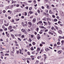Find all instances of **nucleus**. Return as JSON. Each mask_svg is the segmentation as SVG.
Instances as JSON below:
<instances>
[{"instance_id":"nucleus-1","label":"nucleus","mask_w":64,"mask_h":64,"mask_svg":"<svg viewBox=\"0 0 64 64\" xmlns=\"http://www.w3.org/2000/svg\"><path fill=\"white\" fill-rule=\"evenodd\" d=\"M32 22L33 23H35L36 22V18H34L32 20Z\"/></svg>"},{"instance_id":"nucleus-2","label":"nucleus","mask_w":64,"mask_h":64,"mask_svg":"<svg viewBox=\"0 0 64 64\" xmlns=\"http://www.w3.org/2000/svg\"><path fill=\"white\" fill-rule=\"evenodd\" d=\"M21 31L22 32H23L24 33L26 34V33H27V32H26V31H25V30L23 29H22L21 30Z\"/></svg>"},{"instance_id":"nucleus-3","label":"nucleus","mask_w":64,"mask_h":64,"mask_svg":"<svg viewBox=\"0 0 64 64\" xmlns=\"http://www.w3.org/2000/svg\"><path fill=\"white\" fill-rule=\"evenodd\" d=\"M6 34L7 35V37H9V34H8L7 32H6Z\"/></svg>"},{"instance_id":"nucleus-4","label":"nucleus","mask_w":64,"mask_h":64,"mask_svg":"<svg viewBox=\"0 0 64 64\" xmlns=\"http://www.w3.org/2000/svg\"><path fill=\"white\" fill-rule=\"evenodd\" d=\"M58 32L60 34H62V31H61V30H58Z\"/></svg>"},{"instance_id":"nucleus-5","label":"nucleus","mask_w":64,"mask_h":64,"mask_svg":"<svg viewBox=\"0 0 64 64\" xmlns=\"http://www.w3.org/2000/svg\"><path fill=\"white\" fill-rule=\"evenodd\" d=\"M8 30H11L12 29V26H9V27L8 28Z\"/></svg>"},{"instance_id":"nucleus-6","label":"nucleus","mask_w":64,"mask_h":64,"mask_svg":"<svg viewBox=\"0 0 64 64\" xmlns=\"http://www.w3.org/2000/svg\"><path fill=\"white\" fill-rule=\"evenodd\" d=\"M14 7V6H13V5H12L10 6V7L9 8V9H12Z\"/></svg>"},{"instance_id":"nucleus-7","label":"nucleus","mask_w":64,"mask_h":64,"mask_svg":"<svg viewBox=\"0 0 64 64\" xmlns=\"http://www.w3.org/2000/svg\"><path fill=\"white\" fill-rule=\"evenodd\" d=\"M43 31V30H41L40 32H39V33L40 34H42V32Z\"/></svg>"},{"instance_id":"nucleus-8","label":"nucleus","mask_w":64,"mask_h":64,"mask_svg":"<svg viewBox=\"0 0 64 64\" xmlns=\"http://www.w3.org/2000/svg\"><path fill=\"white\" fill-rule=\"evenodd\" d=\"M0 23L1 24H2V23H3V20H0Z\"/></svg>"},{"instance_id":"nucleus-9","label":"nucleus","mask_w":64,"mask_h":64,"mask_svg":"<svg viewBox=\"0 0 64 64\" xmlns=\"http://www.w3.org/2000/svg\"><path fill=\"white\" fill-rule=\"evenodd\" d=\"M48 48H46L45 49V50L46 51H49L50 50Z\"/></svg>"},{"instance_id":"nucleus-10","label":"nucleus","mask_w":64,"mask_h":64,"mask_svg":"<svg viewBox=\"0 0 64 64\" xmlns=\"http://www.w3.org/2000/svg\"><path fill=\"white\" fill-rule=\"evenodd\" d=\"M32 7H30L29 8V10L30 11H31L32 9Z\"/></svg>"},{"instance_id":"nucleus-11","label":"nucleus","mask_w":64,"mask_h":64,"mask_svg":"<svg viewBox=\"0 0 64 64\" xmlns=\"http://www.w3.org/2000/svg\"><path fill=\"white\" fill-rule=\"evenodd\" d=\"M29 13L30 14H33L34 12H31V11H30L29 12Z\"/></svg>"},{"instance_id":"nucleus-12","label":"nucleus","mask_w":64,"mask_h":64,"mask_svg":"<svg viewBox=\"0 0 64 64\" xmlns=\"http://www.w3.org/2000/svg\"><path fill=\"white\" fill-rule=\"evenodd\" d=\"M41 58V56H39L37 57V58L38 59H39Z\"/></svg>"},{"instance_id":"nucleus-13","label":"nucleus","mask_w":64,"mask_h":64,"mask_svg":"<svg viewBox=\"0 0 64 64\" xmlns=\"http://www.w3.org/2000/svg\"><path fill=\"white\" fill-rule=\"evenodd\" d=\"M43 20H46V17H44V18L43 19Z\"/></svg>"},{"instance_id":"nucleus-14","label":"nucleus","mask_w":64,"mask_h":64,"mask_svg":"<svg viewBox=\"0 0 64 64\" xmlns=\"http://www.w3.org/2000/svg\"><path fill=\"white\" fill-rule=\"evenodd\" d=\"M31 50L32 51H33V50H34V48H33V47H32V48H31Z\"/></svg>"},{"instance_id":"nucleus-15","label":"nucleus","mask_w":64,"mask_h":64,"mask_svg":"<svg viewBox=\"0 0 64 64\" xmlns=\"http://www.w3.org/2000/svg\"><path fill=\"white\" fill-rule=\"evenodd\" d=\"M17 10H18L17 9H16L14 10V12H17Z\"/></svg>"},{"instance_id":"nucleus-16","label":"nucleus","mask_w":64,"mask_h":64,"mask_svg":"<svg viewBox=\"0 0 64 64\" xmlns=\"http://www.w3.org/2000/svg\"><path fill=\"white\" fill-rule=\"evenodd\" d=\"M40 49L39 48H38L37 50H36V52H38V51H39V50H40Z\"/></svg>"},{"instance_id":"nucleus-17","label":"nucleus","mask_w":64,"mask_h":64,"mask_svg":"<svg viewBox=\"0 0 64 64\" xmlns=\"http://www.w3.org/2000/svg\"><path fill=\"white\" fill-rule=\"evenodd\" d=\"M41 38V37L40 36H38L37 38V39L38 40H39Z\"/></svg>"},{"instance_id":"nucleus-18","label":"nucleus","mask_w":64,"mask_h":64,"mask_svg":"<svg viewBox=\"0 0 64 64\" xmlns=\"http://www.w3.org/2000/svg\"><path fill=\"white\" fill-rule=\"evenodd\" d=\"M28 24H29V25H31V26L32 25V23H31V22H28Z\"/></svg>"},{"instance_id":"nucleus-19","label":"nucleus","mask_w":64,"mask_h":64,"mask_svg":"<svg viewBox=\"0 0 64 64\" xmlns=\"http://www.w3.org/2000/svg\"><path fill=\"white\" fill-rule=\"evenodd\" d=\"M22 26H24H24H25V25H24V23L23 24V22H22Z\"/></svg>"},{"instance_id":"nucleus-20","label":"nucleus","mask_w":64,"mask_h":64,"mask_svg":"<svg viewBox=\"0 0 64 64\" xmlns=\"http://www.w3.org/2000/svg\"><path fill=\"white\" fill-rule=\"evenodd\" d=\"M33 2L34 3V4H36V1L35 0H34Z\"/></svg>"},{"instance_id":"nucleus-21","label":"nucleus","mask_w":64,"mask_h":64,"mask_svg":"<svg viewBox=\"0 0 64 64\" xmlns=\"http://www.w3.org/2000/svg\"><path fill=\"white\" fill-rule=\"evenodd\" d=\"M57 21V19H55L54 20V22H56V21Z\"/></svg>"},{"instance_id":"nucleus-22","label":"nucleus","mask_w":64,"mask_h":64,"mask_svg":"<svg viewBox=\"0 0 64 64\" xmlns=\"http://www.w3.org/2000/svg\"><path fill=\"white\" fill-rule=\"evenodd\" d=\"M25 36H24V35H23L22 36H21V38H24Z\"/></svg>"},{"instance_id":"nucleus-23","label":"nucleus","mask_w":64,"mask_h":64,"mask_svg":"<svg viewBox=\"0 0 64 64\" xmlns=\"http://www.w3.org/2000/svg\"><path fill=\"white\" fill-rule=\"evenodd\" d=\"M49 34H50L51 35H53V33L51 32H49Z\"/></svg>"},{"instance_id":"nucleus-24","label":"nucleus","mask_w":64,"mask_h":64,"mask_svg":"<svg viewBox=\"0 0 64 64\" xmlns=\"http://www.w3.org/2000/svg\"><path fill=\"white\" fill-rule=\"evenodd\" d=\"M59 38H60V39H62V37L61 36H60L59 37Z\"/></svg>"},{"instance_id":"nucleus-25","label":"nucleus","mask_w":64,"mask_h":64,"mask_svg":"<svg viewBox=\"0 0 64 64\" xmlns=\"http://www.w3.org/2000/svg\"><path fill=\"white\" fill-rule=\"evenodd\" d=\"M19 20H20V19H19V18H18V19H16V21H19Z\"/></svg>"},{"instance_id":"nucleus-26","label":"nucleus","mask_w":64,"mask_h":64,"mask_svg":"<svg viewBox=\"0 0 64 64\" xmlns=\"http://www.w3.org/2000/svg\"><path fill=\"white\" fill-rule=\"evenodd\" d=\"M22 35L21 34H19L18 35V36H21Z\"/></svg>"},{"instance_id":"nucleus-27","label":"nucleus","mask_w":64,"mask_h":64,"mask_svg":"<svg viewBox=\"0 0 64 64\" xmlns=\"http://www.w3.org/2000/svg\"><path fill=\"white\" fill-rule=\"evenodd\" d=\"M5 56H9V54H5Z\"/></svg>"},{"instance_id":"nucleus-28","label":"nucleus","mask_w":64,"mask_h":64,"mask_svg":"<svg viewBox=\"0 0 64 64\" xmlns=\"http://www.w3.org/2000/svg\"><path fill=\"white\" fill-rule=\"evenodd\" d=\"M49 13L50 14H52V12L51 11V10H50L49 11Z\"/></svg>"},{"instance_id":"nucleus-29","label":"nucleus","mask_w":64,"mask_h":64,"mask_svg":"<svg viewBox=\"0 0 64 64\" xmlns=\"http://www.w3.org/2000/svg\"><path fill=\"white\" fill-rule=\"evenodd\" d=\"M35 42H33L32 43V44L33 45H35Z\"/></svg>"},{"instance_id":"nucleus-30","label":"nucleus","mask_w":64,"mask_h":64,"mask_svg":"<svg viewBox=\"0 0 64 64\" xmlns=\"http://www.w3.org/2000/svg\"><path fill=\"white\" fill-rule=\"evenodd\" d=\"M14 30H13V29H12V30H10V32H12V31H13Z\"/></svg>"},{"instance_id":"nucleus-31","label":"nucleus","mask_w":64,"mask_h":64,"mask_svg":"<svg viewBox=\"0 0 64 64\" xmlns=\"http://www.w3.org/2000/svg\"><path fill=\"white\" fill-rule=\"evenodd\" d=\"M30 52H28V55H30Z\"/></svg>"},{"instance_id":"nucleus-32","label":"nucleus","mask_w":64,"mask_h":64,"mask_svg":"<svg viewBox=\"0 0 64 64\" xmlns=\"http://www.w3.org/2000/svg\"><path fill=\"white\" fill-rule=\"evenodd\" d=\"M58 53L59 54H60L61 53V51H58Z\"/></svg>"},{"instance_id":"nucleus-33","label":"nucleus","mask_w":64,"mask_h":64,"mask_svg":"<svg viewBox=\"0 0 64 64\" xmlns=\"http://www.w3.org/2000/svg\"><path fill=\"white\" fill-rule=\"evenodd\" d=\"M31 38H33V37H34V36L33 35H31Z\"/></svg>"},{"instance_id":"nucleus-34","label":"nucleus","mask_w":64,"mask_h":64,"mask_svg":"<svg viewBox=\"0 0 64 64\" xmlns=\"http://www.w3.org/2000/svg\"><path fill=\"white\" fill-rule=\"evenodd\" d=\"M57 44H58V45H60V43L59 42H58L57 43Z\"/></svg>"},{"instance_id":"nucleus-35","label":"nucleus","mask_w":64,"mask_h":64,"mask_svg":"<svg viewBox=\"0 0 64 64\" xmlns=\"http://www.w3.org/2000/svg\"><path fill=\"white\" fill-rule=\"evenodd\" d=\"M18 40H20V41H21V39L20 38H18Z\"/></svg>"},{"instance_id":"nucleus-36","label":"nucleus","mask_w":64,"mask_h":64,"mask_svg":"<svg viewBox=\"0 0 64 64\" xmlns=\"http://www.w3.org/2000/svg\"><path fill=\"white\" fill-rule=\"evenodd\" d=\"M3 5L2 4H0V7H3Z\"/></svg>"},{"instance_id":"nucleus-37","label":"nucleus","mask_w":64,"mask_h":64,"mask_svg":"<svg viewBox=\"0 0 64 64\" xmlns=\"http://www.w3.org/2000/svg\"><path fill=\"white\" fill-rule=\"evenodd\" d=\"M47 8L49 9V6H47L46 7Z\"/></svg>"},{"instance_id":"nucleus-38","label":"nucleus","mask_w":64,"mask_h":64,"mask_svg":"<svg viewBox=\"0 0 64 64\" xmlns=\"http://www.w3.org/2000/svg\"><path fill=\"white\" fill-rule=\"evenodd\" d=\"M28 3H31V2H32V1H31V0H28Z\"/></svg>"},{"instance_id":"nucleus-39","label":"nucleus","mask_w":64,"mask_h":64,"mask_svg":"<svg viewBox=\"0 0 64 64\" xmlns=\"http://www.w3.org/2000/svg\"><path fill=\"white\" fill-rule=\"evenodd\" d=\"M48 25H49L51 24V23H50V22L49 21L48 22Z\"/></svg>"},{"instance_id":"nucleus-40","label":"nucleus","mask_w":64,"mask_h":64,"mask_svg":"<svg viewBox=\"0 0 64 64\" xmlns=\"http://www.w3.org/2000/svg\"><path fill=\"white\" fill-rule=\"evenodd\" d=\"M40 47H41V46H43V44H40Z\"/></svg>"},{"instance_id":"nucleus-41","label":"nucleus","mask_w":64,"mask_h":64,"mask_svg":"<svg viewBox=\"0 0 64 64\" xmlns=\"http://www.w3.org/2000/svg\"><path fill=\"white\" fill-rule=\"evenodd\" d=\"M6 12V11L5 10H4L3 11V13H5Z\"/></svg>"},{"instance_id":"nucleus-42","label":"nucleus","mask_w":64,"mask_h":64,"mask_svg":"<svg viewBox=\"0 0 64 64\" xmlns=\"http://www.w3.org/2000/svg\"><path fill=\"white\" fill-rule=\"evenodd\" d=\"M42 44H45V42H42Z\"/></svg>"},{"instance_id":"nucleus-43","label":"nucleus","mask_w":64,"mask_h":64,"mask_svg":"<svg viewBox=\"0 0 64 64\" xmlns=\"http://www.w3.org/2000/svg\"><path fill=\"white\" fill-rule=\"evenodd\" d=\"M5 31H7V28H5L4 29Z\"/></svg>"},{"instance_id":"nucleus-44","label":"nucleus","mask_w":64,"mask_h":64,"mask_svg":"<svg viewBox=\"0 0 64 64\" xmlns=\"http://www.w3.org/2000/svg\"><path fill=\"white\" fill-rule=\"evenodd\" d=\"M48 29H46L45 30L44 32H48Z\"/></svg>"},{"instance_id":"nucleus-45","label":"nucleus","mask_w":64,"mask_h":64,"mask_svg":"<svg viewBox=\"0 0 64 64\" xmlns=\"http://www.w3.org/2000/svg\"><path fill=\"white\" fill-rule=\"evenodd\" d=\"M27 12H25V15L26 16L27 15Z\"/></svg>"},{"instance_id":"nucleus-46","label":"nucleus","mask_w":64,"mask_h":64,"mask_svg":"<svg viewBox=\"0 0 64 64\" xmlns=\"http://www.w3.org/2000/svg\"><path fill=\"white\" fill-rule=\"evenodd\" d=\"M20 54H21V52H22V50L21 49L20 50Z\"/></svg>"},{"instance_id":"nucleus-47","label":"nucleus","mask_w":64,"mask_h":64,"mask_svg":"<svg viewBox=\"0 0 64 64\" xmlns=\"http://www.w3.org/2000/svg\"><path fill=\"white\" fill-rule=\"evenodd\" d=\"M44 24H45L46 25H47V23L46 24V22H44Z\"/></svg>"},{"instance_id":"nucleus-48","label":"nucleus","mask_w":64,"mask_h":64,"mask_svg":"<svg viewBox=\"0 0 64 64\" xmlns=\"http://www.w3.org/2000/svg\"><path fill=\"white\" fill-rule=\"evenodd\" d=\"M11 17L10 16H8V19H10L11 18Z\"/></svg>"},{"instance_id":"nucleus-49","label":"nucleus","mask_w":64,"mask_h":64,"mask_svg":"<svg viewBox=\"0 0 64 64\" xmlns=\"http://www.w3.org/2000/svg\"><path fill=\"white\" fill-rule=\"evenodd\" d=\"M46 17H48V16H49V14H47V15L46 16Z\"/></svg>"},{"instance_id":"nucleus-50","label":"nucleus","mask_w":64,"mask_h":64,"mask_svg":"<svg viewBox=\"0 0 64 64\" xmlns=\"http://www.w3.org/2000/svg\"><path fill=\"white\" fill-rule=\"evenodd\" d=\"M52 7H55V6H54V5H53V4H52Z\"/></svg>"},{"instance_id":"nucleus-51","label":"nucleus","mask_w":64,"mask_h":64,"mask_svg":"<svg viewBox=\"0 0 64 64\" xmlns=\"http://www.w3.org/2000/svg\"><path fill=\"white\" fill-rule=\"evenodd\" d=\"M34 57V56H30V57H31V58H33V57Z\"/></svg>"},{"instance_id":"nucleus-52","label":"nucleus","mask_w":64,"mask_h":64,"mask_svg":"<svg viewBox=\"0 0 64 64\" xmlns=\"http://www.w3.org/2000/svg\"><path fill=\"white\" fill-rule=\"evenodd\" d=\"M34 57V56H30V57H31V58H33V57Z\"/></svg>"},{"instance_id":"nucleus-53","label":"nucleus","mask_w":64,"mask_h":64,"mask_svg":"<svg viewBox=\"0 0 64 64\" xmlns=\"http://www.w3.org/2000/svg\"><path fill=\"white\" fill-rule=\"evenodd\" d=\"M33 17V16H32L30 17V19H31V18H32Z\"/></svg>"},{"instance_id":"nucleus-54","label":"nucleus","mask_w":64,"mask_h":64,"mask_svg":"<svg viewBox=\"0 0 64 64\" xmlns=\"http://www.w3.org/2000/svg\"><path fill=\"white\" fill-rule=\"evenodd\" d=\"M29 40L30 41V42H31V41H32V40L31 39V38H29Z\"/></svg>"},{"instance_id":"nucleus-55","label":"nucleus","mask_w":64,"mask_h":64,"mask_svg":"<svg viewBox=\"0 0 64 64\" xmlns=\"http://www.w3.org/2000/svg\"><path fill=\"white\" fill-rule=\"evenodd\" d=\"M27 63H30L29 61V60H27Z\"/></svg>"},{"instance_id":"nucleus-56","label":"nucleus","mask_w":64,"mask_h":64,"mask_svg":"<svg viewBox=\"0 0 64 64\" xmlns=\"http://www.w3.org/2000/svg\"><path fill=\"white\" fill-rule=\"evenodd\" d=\"M2 46H0V48L1 49H3V48H2Z\"/></svg>"},{"instance_id":"nucleus-57","label":"nucleus","mask_w":64,"mask_h":64,"mask_svg":"<svg viewBox=\"0 0 64 64\" xmlns=\"http://www.w3.org/2000/svg\"><path fill=\"white\" fill-rule=\"evenodd\" d=\"M14 42L16 44H17V41H16V40L14 41Z\"/></svg>"},{"instance_id":"nucleus-58","label":"nucleus","mask_w":64,"mask_h":64,"mask_svg":"<svg viewBox=\"0 0 64 64\" xmlns=\"http://www.w3.org/2000/svg\"><path fill=\"white\" fill-rule=\"evenodd\" d=\"M52 17L53 18H55V15H53V16H52Z\"/></svg>"},{"instance_id":"nucleus-59","label":"nucleus","mask_w":64,"mask_h":64,"mask_svg":"<svg viewBox=\"0 0 64 64\" xmlns=\"http://www.w3.org/2000/svg\"><path fill=\"white\" fill-rule=\"evenodd\" d=\"M61 42L62 43V44H63V43H64V41L63 40Z\"/></svg>"},{"instance_id":"nucleus-60","label":"nucleus","mask_w":64,"mask_h":64,"mask_svg":"<svg viewBox=\"0 0 64 64\" xmlns=\"http://www.w3.org/2000/svg\"><path fill=\"white\" fill-rule=\"evenodd\" d=\"M3 31V30L2 29H0V32H2Z\"/></svg>"},{"instance_id":"nucleus-61","label":"nucleus","mask_w":64,"mask_h":64,"mask_svg":"<svg viewBox=\"0 0 64 64\" xmlns=\"http://www.w3.org/2000/svg\"><path fill=\"white\" fill-rule=\"evenodd\" d=\"M42 21H40L39 22V23H40L41 24V23H42Z\"/></svg>"},{"instance_id":"nucleus-62","label":"nucleus","mask_w":64,"mask_h":64,"mask_svg":"<svg viewBox=\"0 0 64 64\" xmlns=\"http://www.w3.org/2000/svg\"><path fill=\"white\" fill-rule=\"evenodd\" d=\"M26 9L28 10V6H26Z\"/></svg>"},{"instance_id":"nucleus-63","label":"nucleus","mask_w":64,"mask_h":64,"mask_svg":"<svg viewBox=\"0 0 64 64\" xmlns=\"http://www.w3.org/2000/svg\"><path fill=\"white\" fill-rule=\"evenodd\" d=\"M56 18L57 19H59V17L58 16H56Z\"/></svg>"},{"instance_id":"nucleus-64","label":"nucleus","mask_w":64,"mask_h":64,"mask_svg":"<svg viewBox=\"0 0 64 64\" xmlns=\"http://www.w3.org/2000/svg\"><path fill=\"white\" fill-rule=\"evenodd\" d=\"M15 45L16 46H19V44H16Z\"/></svg>"}]
</instances>
